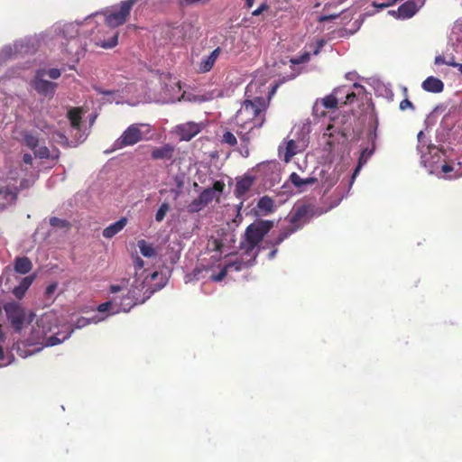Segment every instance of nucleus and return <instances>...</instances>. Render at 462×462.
<instances>
[{
	"mask_svg": "<svg viewBox=\"0 0 462 462\" xmlns=\"http://www.w3.org/2000/svg\"><path fill=\"white\" fill-rule=\"evenodd\" d=\"M269 106V99L255 97L245 99L236 114L235 121L239 130L237 134L242 140H247L246 135L254 128H260L265 122V111Z\"/></svg>",
	"mask_w": 462,
	"mask_h": 462,
	"instance_id": "f257e3e1",
	"label": "nucleus"
},
{
	"mask_svg": "<svg viewBox=\"0 0 462 462\" xmlns=\"http://www.w3.org/2000/svg\"><path fill=\"white\" fill-rule=\"evenodd\" d=\"M273 222L270 220H258L249 225L240 242V249L243 253L254 261L257 253L254 252L265 235L273 228Z\"/></svg>",
	"mask_w": 462,
	"mask_h": 462,
	"instance_id": "f03ea898",
	"label": "nucleus"
},
{
	"mask_svg": "<svg viewBox=\"0 0 462 462\" xmlns=\"http://www.w3.org/2000/svg\"><path fill=\"white\" fill-rule=\"evenodd\" d=\"M158 275L159 273L157 272L147 273L143 281L136 277L132 284V289L122 300V310L124 311H129L131 308L136 304L142 303L143 299H141V292H143V297H150V295L154 291V289H152L150 286L146 285V282L148 280H155Z\"/></svg>",
	"mask_w": 462,
	"mask_h": 462,
	"instance_id": "7ed1b4c3",
	"label": "nucleus"
},
{
	"mask_svg": "<svg viewBox=\"0 0 462 462\" xmlns=\"http://www.w3.org/2000/svg\"><path fill=\"white\" fill-rule=\"evenodd\" d=\"M137 0H125L122 1L119 5L118 11H105L102 12V14L105 16V23L110 28H116L122 24H124L131 13V10Z\"/></svg>",
	"mask_w": 462,
	"mask_h": 462,
	"instance_id": "20e7f679",
	"label": "nucleus"
},
{
	"mask_svg": "<svg viewBox=\"0 0 462 462\" xmlns=\"http://www.w3.org/2000/svg\"><path fill=\"white\" fill-rule=\"evenodd\" d=\"M144 126L143 124H132L130 125L122 134L114 142L113 150H121L127 146H133L142 140H143V134L141 127Z\"/></svg>",
	"mask_w": 462,
	"mask_h": 462,
	"instance_id": "39448f33",
	"label": "nucleus"
},
{
	"mask_svg": "<svg viewBox=\"0 0 462 462\" xmlns=\"http://www.w3.org/2000/svg\"><path fill=\"white\" fill-rule=\"evenodd\" d=\"M8 320L16 332H20L25 322V310L16 302H8L4 306Z\"/></svg>",
	"mask_w": 462,
	"mask_h": 462,
	"instance_id": "423d86ee",
	"label": "nucleus"
},
{
	"mask_svg": "<svg viewBox=\"0 0 462 462\" xmlns=\"http://www.w3.org/2000/svg\"><path fill=\"white\" fill-rule=\"evenodd\" d=\"M346 138L344 133L337 130L334 125H328L322 135L324 150L328 152H334L341 142H345Z\"/></svg>",
	"mask_w": 462,
	"mask_h": 462,
	"instance_id": "0eeeda50",
	"label": "nucleus"
},
{
	"mask_svg": "<svg viewBox=\"0 0 462 462\" xmlns=\"http://www.w3.org/2000/svg\"><path fill=\"white\" fill-rule=\"evenodd\" d=\"M45 74L44 69H38L32 81V86L40 95L51 97L55 92L57 84L44 79Z\"/></svg>",
	"mask_w": 462,
	"mask_h": 462,
	"instance_id": "6e6552de",
	"label": "nucleus"
},
{
	"mask_svg": "<svg viewBox=\"0 0 462 462\" xmlns=\"http://www.w3.org/2000/svg\"><path fill=\"white\" fill-rule=\"evenodd\" d=\"M60 33L63 36V38L69 40V44H73L76 46V50L71 48H65V51H67L69 55L75 53L78 54V49L79 48V42L77 39L79 35V24L76 23H65L62 27L60 28Z\"/></svg>",
	"mask_w": 462,
	"mask_h": 462,
	"instance_id": "1a4fd4ad",
	"label": "nucleus"
},
{
	"mask_svg": "<svg viewBox=\"0 0 462 462\" xmlns=\"http://www.w3.org/2000/svg\"><path fill=\"white\" fill-rule=\"evenodd\" d=\"M202 128V124L187 122L178 125L175 128V133L181 141H189L199 134Z\"/></svg>",
	"mask_w": 462,
	"mask_h": 462,
	"instance_id": "9d476101",
	"label": "nucleus"
},
{
	"mask_svg": "<svg viewBox=\"0 0 462 462\" xmlns=\"http://www.w3.org/2000/svg\"><path fill=\"white\" fill-rule=\"evenodd\" d=\"M225 183L222 180H216L212 188L205 189L199 197L202 199L206 206H208L214 199L219 201L221 193L225 189Z\"/></svg>",
	"mask_w": 462,
	"mask_h": 462,
	"instance_id": "9b49d317",
	"label": "nucleus"
},
{
	"mask_svg": "<svg viewBox=\"0 0 462 462\" xmlns=\"http://www.w3.org/2000/svg\"><path fill=\"white\" fill-rule=\"evenodd\" d=\"M175 154V146L171 143H165L162 146L153 147L151 151V158L158 160H173Z\"/></svg>",
	"mask_w": 462,
	"mask_h": 462,
	"instance_id": "f8f14e48",
	"label": "nucleus"
},
{
	"mask_svg": "<svg viewBox=\"0 0 462 462\" xmlns=\"http://www.w3.org/2000/svg\"><path fill=\"white\" fill-rule=\"evenodd\" d=\"M221 53V48L217 47L214 51H212L208 55L203 57L198 64V71L200 73L209 72L213 69L217 60L218 59Z\"/></svg>",
	"mask_w": 462,
	"mask_h": 462,
	"instance_id": "ddd939ff",
	"label": "nucleus"
},
{
	"mask_svg": "<svg viewBox=\"0 0 462 462\" xmlns=\"http://www.w3.org/2000/svg\"><path fill=\"white\" fill-rule=\"evenodd\" d=\"M310 212V207L307 205H302L298 207L290 218L291 226L296 227L299 226V228L301 227L302 224L305 222V218Z\"/></svg>",
	"mask_w": 462,
	"mask_h": 462,
	"instance_id": "4468645a",
	"label": "nucleus"
},
{
	"mask_svg": "<svg viewBox=\"0 0 462 462\" xmlns=\"http://www.w3.org/2000/svg\"><path fill=\"white\" fill-rule=\"evenodd\" d=\"M289 180L299 191L302 192L305 190V186L313 185V184L317 183L318 178L309 177L306 179H302V178H300V176L298 173L292 172L289 176Z\"/></svg>",
	"mask_w": 462,
	"mask_h": 462,
	"instance_id": "2eb2a0df",
	"label": "nucleus"
},
{
	"mask_svg": "<svg viewBox=\"0 0 462 462\" xmlns=\"http://www.w3.org/2000/svg\"><path fill=\"white\" fill-rule=\"evenodd\" d=\"M297 229H299V226L296 227H286V228L282 229L277 235V236L265 240V246L278 247V245H280L286 238H288Z\"/></svg>",
	"mask_w": 462,
	"mask_h": 462,
	"instance_id": "dca6fc26",
	"label": "nucleus"
},
{
	"mask_svg": "<svg viewBox=\"0 0 462 462\" xmlns=\"http://www.w3.org/2000/svg\"><path fill=\"white\" fill-rule=\"evenodd\" d=\"M421 87L427 92L440 93L444 89V83L439 79L430 76L422 82Z\"/></svg>",
	"mask_w": 462,
	"mask_h": 462,
	"instance_id": "f3484780",
	"label": "nucleus"
},
{
	"mask_svg": "<svg viewBox=\"0 0 462 462\" xmlns=\"http://www.w3.org/2000/svg\"><path fill=\"white\" fill-rule=\"evenodd\" d=\"M127 221L126 217H121L118 221L109 225L103 230V236L108 239L114 237L125 228Z\"/></svg>",
	"mask_w": 462,
	"mask_h": 462,
	"instance_id": "a211bd4d",
	"label": "nucleus"
},
{
	"mask_svg": "<svg viewBox=\"0 0 462 462\" xmlns=\"http://www.w3.org/2000/svg\"><path fill=\"white\" fill-rule=\"evenodd\" d=\"M35 279V275H29L22 279L19 285L15 286L13 290V294L19 300H21L27 290L30 288Z\"/></svg>",
	"mask_w": 462,
	"mask_h": 462,
	"instance_id": "6ab92c4d",
	"label": "nucleus"
},
{
	"mask_svg": "<svg viewBox=\"0 0 462 462\" xmlns=\"http://www.w3.org/2000/svg\"><path fill=\"white\" fill-rule=\"evenodd\" d=\"M320 176V181L322 187L325 188V192L332 188L338 180V174L335 171L328 172V171L322 170Z\"/></svg>",
	"mask_w": 462,
	"mask_h": 462,
	"instance_id": "aec40b11",
	"label": "nucleus"
},
{
	"mask_svg": "<svg viewBox=\"0 0 462 462\" xmlns=\"http://www.w3.org/2000/svg\"><path fill=\"white\" fill-rule=\"evenodd\" d=\"M32 268V261L27 256L16 257L14 259V269L16 273L26 274Z\"/></svg>",
	"mask_w": 462,
	"mask_h": 462,
	"instance_id": "412c9836",
	"label": "nucleus"
},
{
	"mask_svg": "<svg viewBox=\"0 0 462 462\" xmlns=\"http://www.w3.org/2000/svg\"><path fill=\"white\" fill-rule=\"evenodd\" d=\"M254 183V179L252 177H245L240 180H238L236 184L235 194L237 198H241L245 196L247 191L251 189Z\"/></svg>",
	"mask_w": 462,
	"mask_h": 462,
	"instance_id": "4be33fe9",
	"label": "nucleus"
},
{
	"mask_svg": "<svg viewBox=\"0 0 462 462\" xmlns=\"http://www.w3.org/2000/svg\"><path fill=\"white\" fill-rule=\"evenodd\" d=\"M397 12L398 16L402 19L411 18L417 13L412 2H409V0L401 5Z\"/></svg>",
	"mask_w": 462,
	"mask_h": 462,
	"instance_id": "5701e85b",
	"label": "nucleus"
},
{
	"mask_svg": "<svg viewBox=\"0 0 462 462\" xmlns=\"http://www.w3.org/2000/svg\"><path fill=\"white\" fill-rule=\"evenodd\" d=\"M68 118L73 128L79 129L81 124V109L78 107L69 109L68 112Z\"/></svg>",
	"mask_w": 462,
	"mask_h": 462,
	"instance_id": "b1692460",
	"label": "nucleus"
},
{
	"mask_svg": "<svg viewBox=\"0 0 462 462\" xmlns=\"http://www.w3.org/2000/svg\"><path fill=\"white\" fill-rule=\"evenodd\" d=\"M257 208L260 210V212H262L264 215H267L273 212V200L271 198L264 196L259 199L257 203Z\"/></svg>",
	"mask_w": 462,
	"mask_h": 462,
	"instance_id": "393cba45",
	"label": "nucleus"
},
{
	"mask_svg": "<svg viewBox=\"0 0 462 462\" xmlns=\"http://www.w3.org/2000/svg\"><path fill=\"white\" fill-rule=\"evenodd\" d=\"M137 245L140 249L141 254L144 257H152L155 256L156 251L152 245L147 243L145 240L141 239L137 242Z\"/></svg>",
	"mask_w": 462,
	"mask_h": 462,
	"instance_id": "a878e982",
	"label": "nucleus"
},
{
	"mask_svg": "<svg viewBox=\"0 0 462 462\" xmlns=\"http://www.w3.org/2000/svg\"><path fill=\"white\" fill-rule=\"evenodd\" d=\"M299 152L298 146L293 140H289L286 143L285 152H284V162H289L291 158Z\"/></svg>",
	"mask_w": 462,
	"mask_h": 462,
	"instance_id": "bb28decb",
	"label": "nucleus"
},
{
	"mask_svg": "<svg viewBox=\"0 0 462 462\" xmlns=\"http://www.w3.org/2000/svg\"><path fill=\"white\" fill-rule=\"evenodd\" d=\"M337 96L338 95H337L336 93L326 96L324 98L321 99V105L328 109L337 108L339 99Z\"/></svg>",
	"mask_w": 462,
	"mask_h": 462,
	"instance_id": "cd10ccee",
	"label": "nucleus"
},
{
	"mask_svg": "<svg viewBox=\"0 0 462 462\" xmlns=\"http://www.w3.org/2000/svg\"><path fill=\"white\" fill-rule=\"evenodd\" d=\"M0 197L6 202L16 199V192L7 185L0 186Z\"/></svg>",
	"mask_w": 462,
	"mask_h": 462,
	"instance_id": "c85d7f7f",
	"label": "nucleus"
},
{
	"mask_svg": "<svg viewBox=\"0 0 462 462\" xmlns=\"http://www.w3.org/2000/svg\"><path fill=\"white\" fill-rule=\"evenodd\" d=\"M50 225L52 227L64 230H69L71 227V224L68 220L61 219L57 217H52L50 218Z\"/></svg>",
	"mask_w": 462,
	"mask_h": 462,
	"instance_id": "c756f323",
	"label": "nucleus"
},
{
	"mask_svg": "<svg viewBox=\"0 0 462 462\" xmlns=\"http://www.w3.org/2000/svg\"><path fill=\"white\" fill-rule=\"evenodd\" d=\"M252 263H246L243 259H236L235 261H229L226 263L229 270L234 269L235 271H241L243 268L248 267L253 264L254 261L251 259Z\"/></svg>",
	"mask_w": 462,
	"mask_h": 462,
	"instance_id": "7c9ffc66",
	"label": "nucleus"
},
{
	"mask_svg": "<svg viewBox=\"0 0 462 462\" xmlns=\"http://www.w3.org/2000/svg\"><path fill=\"white\" fill-rule=\"evenodd\" d=\"M205 207V203L199 197H198L187 206V210L189 213H198L200 210H202Z\"/></svg>",
	"mask_w": 462,
	"mask_h": 462,
	"instance_id": "2f4dec72",
	"label": "nucleus"
},
{
	"mask_svg": "<svg viewBox=\"0 0 462 462\" xmlns=\"http://www.w3.org/2000/svg\"><path fill=\"white\" fill-rule=\"evenodd\" d=\"M23 141H24L25 145L32 150H34L38 147L39 139L36 135H34L31 133H25L23 134Z\"/></svg>",
	"mask_w": 462,
	"mask_h": 462,
	"instance_id": "473e14b6",
	"label": "nucleus"
},
{
	"mask_svg": "<svg viewBox=\"0 0 462 462\" xmlns=\"http://www.w3.org/2000/svg\"><path fill=\"white\" fill-rule=\"evenodd\" d=\"M169 210H170L169 203H167V202L162 203L161 206L159 207L158 210L155 213V220L157 222H162L164 219L166 214L169 212Z\"/></svg>",
	"mask_w": 462,
	"mask_h": 462,
	"instance_id": "72a5a7b5",
	"label": "nucleus"
},
{
	"mask_svg": "<svg viewBox=\"0 0 462 462\" xmlns=\"http://www.w3.org/2000/svg\"><path fill=\"white\" fill-rule=\"evenodd\" d=\"M335 93L337 95H340V94H346V99L344 100V104L346 105V104H351L355 101L356 96V93L355 92H349V91H345V88H337L335 90Z\"/></svg>",
	"mask_w": 462,
	"mask_h": 462,
	"instance_id": "f704fd0d",
	"label": "nucleus"
},
{
	"mask_svg": "<svg viewBox=\"0 0 462 462\" xmlns=\"http://www.w3.org/2000/svg\"><path fill=\"white\" fill-rule=\"evenodd\" d=\"M224 245L221 240L212 237L208 240V248L211 251L221 252Z\"/></svg>",
	"mask_w": 462,
	"mask_h": 462,
	"instance_id": "c9c22d12",
	"label": "nucleus"
},
{
	"mask_svg": "<svg viewBox=\"0 0 462 462\" xmlns=\"http://www.w3.org/2000/svg\"><path fill=\"white\" fill-rule=\"evenodd\" d=\"M98 321H99V319H97L96 317H94L92 319H87L84 317H80L77 319V321L75 323V328H82L88 326V324H90L91 322L97 323Z\"/></svg>",
	"mask_w": 462,
	"mask_h": 462,
	"instance_id": "e433bc0d",
	"label": "nucleus"
},
{
	"mask_svg": "<svg viewBox=\"0 0 462 462\" xmlns=\"http://www.w3.org/2000/svg\"><path fill=\"white\" fill-rule=\"evenodd\" d=\"M222 142L230 146H235L237 143L236 137L230 131H226L224 133Z\"/></svg>",
	"mask_w": 462,
	"mask_h": 462,
	"instance_id": "4c0bfd02",
	"label": "nucleus"
},
{
	"mask_svg": "<svg viewBox=\"0 0 462 462\" xmlns=\"http://www.w3.org/2000/svg\"><path fill=\"white\" fill-rule=\"evenodd\" d=\"M34 151V155L41 159H48L50 157V151L47 146H38Z\"/></svg>",
	"mask_w": 462,
	"mask_h": 462,
	"instance_id": "58836bf2",
	"label": "nucleus"
},
{
	"mask_svg": "<svg viewBox=\"0 0 462 462\" xmlns=\"http://www.w3.org/2000/svg\"><path fill=\"white\" fill-rule=\"evenodd\" d=\"M118 33H115L114 36L108 41H104L100 43V46L104 49H111L117 45Z\"/></svg>",
	"mask_w": 462,
	"mask_h": 462,
	"instance_id": "ea45409f",
	"label": "nucleus"
},
{
	"mask_svg": "<svg viewBox=\"0 0 462 462\" xmlns=\"http://www.w3.org/2000/svg\"><path fill=\"white\" fill-rule=\"evenodd\" d=\"M310 59V54L309 52H304L303 54L300 55L297 58L292 59L291 61L293 64L299 65L301 63H305L309 61Z\"/></svg>",
	"mask_w": 462,
	"mask_h": 462,
	"instance_id": "a19ab883",
	"label": "nucleus"
},
{
	"mask_svg": "<svg viewBox=\"0 0 462 462\" xmlns=\"http://www.w3.org/2000/svg\"><path fill=\"white\" fill-rule=\"evenodd\" d=\"M228 271V267L225 265L217 274L212 276V280L216 282L222 281L226 276Z\"/></svg>",
	"mask_w": 462,
	"mask_h": 462,
	"instance_id": "79ce46f5",
	"label": "nucleus"
},
{
	"mask_svg": "<svg viewBox=\"0 0 462 462\" xmlns=\"http://www.w3.org/2000/svg\"><path fill=\"white\" fill-rule=\"evenodd\" d=\"M372 5L374 7L379 8V9H384V8L394 5V3H393V0H388L387 2H383V3H377L375 1H374L372 3Z\"/></svg>",
	"mask_w": 462,
	"mask_h": 462,
	"instance_id": "37998d69",
	"label": "nucleus"
},
{
	"mask_svg": "<svg viewBox=\"0 0 462 462\" xmlns=\"http://www.w3.org/2000/svg\"><path fill=\"white\" fill-rule=\"evenodd\" d=\"M399 107L402 111L408 108L414 109L413 104L408 98H404L402 101H401Z\"/></svg>",
	"mask_w": 462,
	"mask_h": 462,
	"instance_id": "c03bdc74",
	"label": "nucleus"
},
{
	"mask_svg": "<svg viewBox=\"0 0 462 462\" xmlns=\"http://www.w3.org/2000/svg\"><path fill=\"white\" fill-rule=\"evenodd\" d=\"M112 306H113V303L111 301H106V302L99 304L97 307V310L99 312H106V311L110 310Z\"/></svg>",
	"mask_w": 462,
	"mask_h": 462,
	"instance_id": "a18cd8bd",
	"label": "nucleus"
},
{
	"mask_svg": "<svg viewBox=\"0 0 462 462\" xmlns=\"http://www.w3.org/2000/svg\"><path fill=\"white\" fill-rule=\"evenodd\" d=\"M269 9V5L266 4V3H263L257 9H255L254 11H253L252 13V15L254 16H258L260 15L263 12L266 11Z\"/></svg>",
	"mask_w": 462,
	"mask_h": 462,
	"instance_id": "49530a36",
	"label": "nucleus"
},
{
	"mask_svg": "<svg viewBox=\"0 0 462 462\" xmlns=\"http://www.w3.org/2000/svg\"><path fill=\"white\" fill-rule=\"evenodd\" d=\"M5 340V333L3 332L2 326L0 325V360H3L5 357L4 349L2 347V343Z\"/></svg>",
	"mask_w": 462,
	"mask_h": 462,
	"instance_id": "de8ad7c7",
	"label": "nucleus"
},
{
	"mask_svg": "<svg viewBox=\"0 0 462 462\" xmlns=\"http://www.w3.org/2000/svg\"><path fill=\"white\" fill-rule=\"evenodd\" d=\"M143 266H144V262L139 256H136L134 259V268H135L136 272L138 270H143ZM135 275L137 276L138 273H136Z\"/></svg>",
	"mask_w": 462,
	"mask_h": 462,
	"instance_id": "09e8293b",
	"label": "nucleus"
},
{
	"mask_svg": "<svg viewBox=\"0 0 462 462\" xmlns=\"http://www.w3.org/2000/svg\"><path fill=\"white\" fill-rule=\"evenodd\" d=\"M47 74L51 79H56L60 76V70L58 69H51L48 70Z\"/></svg>",
	"mask_w": 462,
	"mask_h": 462,
	"instance_id": "8fccbe9b",
	"label": "nucleus"
},
{
	"mask_svg": "<svg viewBox=\"0 0 462 462\" xmlns=\"http://www.w3.org/2000/svg\"><path fill=\"white\" fill-rule=\"evenodd\" d=\"M409 2H412L414 8L418 12L419 9L424 5L426 0H409Z\"/></svg>",
	"mask_w": 462,
	"mask_h": 462,
	"instance_id": "3c124183",
	"label": "nucleus"
},
{
	"mask_svg": "<svg viewBox=\"0 0 462 462\" xmlns=\"http://www.w3.org/2000/svg\"><path fill=\"white\" fill-rule=\"evenodd\" d=\"M434 62H435L436 65H442V64H446L447 65V60L445 59L444 56H441V55L437 56L435 58V61Z\"/></svg>",
	"mask_w": 462,
	"mask_h": 462,
	"instance_id": "603ef678",
	"label": "nucleus"
},
{
	"mask_svg": "<svg viewBox=\"0 0 462 462\" xmlns=\"http://www.w3.org/2000/svg\"><path fill=\"white\" fill-rule=\"evenodd\" d=\"M339 16V14H332V15H323V16H320L319 18V22H325V21H328V20H333V19H336Z\"/></svg>",
	"mask_w": 462,
	"mask_h": 462,
	"instance_id": "864d4df0",
	"label": "nucleus"
},
{
	"mask_svg": "<svg viewBox=\"0 0 462 462\" xmlns=\"http://www.w3.org/2000/svg\"><path fill=\"white\" fill-rule=\"evenodd\" d=\"M23 162L25 163V164H32V156L29 153H25L23 156Z\"/></svg>",
	"mask_w": 462,
	"mask_h": 462,
	"instance_id": "5fc2aeb1",
	"label": "nucleus"
},
{
	"mask_svg": "<svg viewBox=\"0 0 462 462\" xmlns=\"http://www.w3.org/2000/svg\"><path fill=\"white\" fill-rule=\"evenodd\" d=\"M441 170L444 173H448V172H451L453 171L454 168L453 166L449 165V164H444L442 167H441Z\"/></svg>",
	"mask_w": 462,
	"mask_h": 462,
	"instance_id": "6e6d98bb",
	"label": "nucleus"
},
{
	"mask_svg": "<svg viewBox=\"0 0 462 462\" xmlns=\"http://www.w3.org/2000/svg\"><path fill=\"white\" fill-rule=\"evenodd\" d=\"M48 342H49V345L53 346V345L60 343V341L57 337L52 336V337H49Z\"/></svg>",
	"mask_w": 462,
	"mask_h": 462,
	"instance_id": "4d7b16f0",
	"label": "nucleus"
},
{
	"mask_svg": "<svg viewBox=\"0 0 462 462\" xmlns=\"http://www.w3.org/2000/svg\"><path fill=\"white\" fill-rule=\"evenodd\" d=\"M447 65L453 67V68H458L459 63L455 61V58L451 57L449 60H447Z\"/></svg>",
	"mask_w": 462,
	"mask_h": 462,
	"instance_id": "13d9d810",
	"label": "nucleus"
},
{
	"mask_svg": "<svg viewBox=\"0 0 462 462\" xmlns=\"http://www.w3.org/2000/svg\"><path fill=\"white\" fill-rule=\"evenodd\" d=\"M272 248H273V250H272V251L269 253V254H268V258H269L270 260L273 259V258L275 257V255H276L277 252H278L277 247H272Z\"/></svg>",
	"mask_w": 462,
	"mask_h": 462,
	"instance_id": "bf43d9fd",
	"label": "nucleus"
},
{
	"mask_svg": "<svg viewBox=\"0 0 462 462\" xmlns=\"http://www.w3.org/2000/svg\"><path fill=\"white\" fill-rule=\"evenodd\" d=\"M209 98L205 97V96H197L194 97V101H199V102H205V101H208Z\"/></svg>",
	"mask_w": 462,
	"mask_h": 462,
	"instance_id": "052dcab7",
	"label": "nucleus"
},
{
	"mask_svg": "<svg viewBox=\"0 0 462 462\" xmlns=\"http://www.w3.org/2000/svg\"><path fill=\"white\" fill-rule=\"evenodd\" d=\"M121 291V287L119 285H111L110 291L112 293H116Z\"/></svg>",
	"mask_w": 462,
	"mask_h": 462,
	"instance_id": "680f3d73",
	"label": "nucleus"
},
{
	"mask_svg": "<svg viewBox=\"0 0 462 462\" xmlns=\"http://www.w3.org/2000/svg\"><path fill=\"white\" fill-rule=\"evenodd\" d=\"M245 7L250 9L254 5V0H245Z\"/></svg>",
	"mask_w": 462,
	"mask_h": 462,
	"instance_id": "e2e57ef3",
	"label": "nucleus"
},
{
	"mask_svg": "<svg viewBox=\"0 0 462 462\" xmlns=\"http://www.w3.org/2000/svg\"><path fill=\"white\" fill-rule=\"evenodd\" d=\"M360 169H361V160L359 161V163H358L357 167L356 168V170H355V171L353 173V176H352L353 179L357 175V173L359 172Z\"/></svg>",
	"mask_w": 462,
	"mask_h": 462,
	"instance_id": "0e129e2a",
	"label": "nucleus"
},
{
	"mask_svg": "<svg viewBox=\"0 0 462 462\" xmlns=\"http://www.w3.org/2000/svg\"><path fill=\"white\" fill-rule=\"evenodd\" d=\"M353 87H354L355 88H359V89H361V90L364 88H363V86H361V85H359V84H357V83H355V84L353 85Z\"/></svg>",
	"mask_w": 462,
	"mask_h": 462,
	"instance_id": "69168bd1",
	"label": "nucleus"
},
{
	"mask_svg": "<svg viewBox=\"0 0 462 462\" xmlns=\"http://www.w3.org/2000/svg\"><path fill=\"white\" fill-rule=\"evenodd\" d=\"M253 88V85L250 84L247 88H246V93L249 92L251 90V88Z\"/></svg>",
	"mask_w": 462,
	"mask_h": 462,
	"instance_id": "338daca9",
	"label": "nucleus"
},
{
	"mask_svg": "<svg viewBox=\"0 0 462 462\" xmlns=\"http://www.w3.org/2000/svg\"><path fill=\"white\" fill-rule=\"evenodd\" d=\"M457 69H458L459 72L462 74V64L459 63Z\"/></svg>",
	"mask_w": 462,
	"mask_h": 462,
	"instance_id": "774afa93",
	"label": "nucleus"
}]
</instances>
